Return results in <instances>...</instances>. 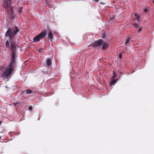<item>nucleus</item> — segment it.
<instances>
[{
  "label": "nucleus",
  "mask_w": 154,
  "mask_h": 154,
  "mask_svg": "<svg viewBox=\"0 0 154 154\" xmlns=\"http://www.w3.org/2000/svg\"><path fill=\"white\" fill-rule=\"evenodd\" d=\"M131 38L130 37H127L125 40V45H126L129 42Z\"/></svg>",
  "instance_id": "9d476101"
},
{
  "label": "nucleus",
  "mask_w": 154,
  "mask_h": 154,
  "mask_svg": "<svg viewBox=\"0 0 154 154\" xmlns=\"http://www.w3.org/2000/svg\"><path fill=\"white\" fill-rule=\"evenodd\" d=\"M17 103H14V106H16L17 105Z\"/></svg>",
  "instance_id": "4be33fe9"
},
{
  "label": "nucleus",
  "mask_w": 154,
  "mask_h": 154,
  "mask_svg": "<svg viewBox=\"0 0 154 154\" xmlns=\"http://www.w3.org/2000/svg\"><path fill=\"white\" fill-rule=\"evenodd\" d=\"M95 1V2H97L98 1L97 0V1Z\"/></svg>",
  "instance_id": "bb28decb"
},
{
  "label": "nucleus",
  "mask_w": 154,
  "mask_h": 154,
  "mask_svg": "<svg viewBox=\"0 0 154 154\" xmlns=\"http://www.w3.org/2000/svg\"><path fill=\"white\" fill-rule=\"evenodd\" d=\"M5 46L7 48H9L10 46H9V42L8 41H7L5 43Z\"/></svg>",
  "instance_id": "ddd939ff"
},
{
  "label": "nucleus",
  "mask_w": 154,
  "mask_h": 154,
  "mask_svg": "<svg viewBox=\"0 0 154 154\" xmlns=\"http://www.w3.org/2000/svg\"><path fill=\"white\" fill-rule=\"evenodd\" d=\"M19 31L18 28L15 26L14 27H12L8 29L5 34V36L8 37L10 40L13 39L15 38V35Z\"/></svg>",
  "instance_id": "f03ea898"
},
{
  "label": "nucleus",
  "mask_w": 154,
  "mask_h": 154,
  "mask_svg": "<svg viewBox=\"0 0 154 154\" xmlns=\"http://www.w3.org/2000/svg\"><path fill=\"white\" fill-rule=\"evenodd\" d=\"M117 74L115 71H113V75L111 77V79H113L117 77Z\"/></svg>",
  "instance_id": "9b49d317"
},
{
  "label": "nucleus",
  "mask_w": 154,
  "mask_h": 154,
  "mask_svg": "<svg viewBox=\"0 0 154 154\" xmlns=\"http://www.w3.org/2000/svg\"><path fill=\"white\" fill-rule=\"evenodd\" d=\"M1 123L2 122L1 121H0V125L1 124Z\"/></svg>",
  "instance_id": "cd10ccee"
},
{
  "label": "nucleus",
  "mask_w": 154,
  "mask_h": 154,
  "mask_svg": "<svg viewBox=\"0 0 154 154\" xmlns=\"http://www.w3.org/2000/svg\"><path fill=\"white\" fill-rule=\"evenodd\" d=\"M115 2V1H114L113 2V3H114Z\"/></svg>",
  "instance_id": "7c9ffc66"
},
{
  "label": "nucleus",
  "mask_w": 154,
  "mask_h": 154,
  "mask_svg": "<svg viewBox=\"0 0 154 154\" xmlns=\"http://www.w3.org/2000/svg\"><path fill=\"white\" fill-rule=\"evenodd\" d=\"M51 60L50 59H48L46 61L47 66L48 67L50 66L51 65Z\"/></svg>",
  "instance_id": "1a4fd4ad"
},
{
  "label": "nucleus",
  "mask_w": 154,
  "mask_h": 154,
  "mask_svg": "<svg viewBox=\"0 0 154 154\" xmlns=\"http://www.w3.org/2000/svg\"><path fill=\"white\" fill-rule=\"evenodd\" d=\"M32 93V91L28 89L27 90L26 93L28 94H31Z\"/></svg>",
  "instance_id": "4468645a"
},
{
  "label": "nucleus",
  "mask_w": 154,
  "mask_h": 154,
  "mask_svg": "<svg viewBox=\"0 0 154 154\" xmlns=\"http://www.w3.org/2000/svg\"><path fill=\"white\" fill-rule=\"evenodd\" d=\"M102 45V48L103 49H106L108 46V45L106 42L104 43L103 41Z\"/></svg>",
  "instance_id": "6e6552de"
},
{
  "label": "nucleus",
  "mask_w": 154,
  "mask_h": 154,
  "mask_svg": "<svg viewBox=\"0 0 154 154\" xmlns=\"http://www.w3.org/2000/svg\"><path fill=\"white\" fill-rule=\"evenodd\" d=\"M153 4H154V1H153Z\"/></svg>",
  "instance_id": "c85d7f7f"
},
{
  "label": "nucleus",
  "mask_w": 154,
  "mask_h": 154,
  "mask_svg": "<svg viewBox=\"0 0 154 154\" xmlns=\"http://www.w3.org/2000/svg\"><path fill=\"white\" fill-rule=\"evenodd\" d=\"M42 49H40L38 51H39L40 52H41V51H42Z\"/></svg>",
  "instance_id": "5701e85b"
},
{
  "label": "nucleus",
  "mask_w": 154,
  "mask_h": 154,
  "mask_svg": "<svg viewBox=\"0 0 154 154\" xmlns=\"http://www.w3.org/2000/svg\"><path fill=\"white\" fill-rule=\"evenodd\" d=\"M48 39H50L51 41H52L53 38V35L52 31L50 30L48 33Z\"/></svg>",
  "instance_id": "0eeeda50"
},
{
  "label": "nucleus",
  "mask_w": 154,
  "mask_h": 154,
  "mask_svg": "<svg viewBox=\"0 0 154 154\" xmlns=\"http://www.w3.org/2000/svg\"><path fill=\"white\" fill-rule=\"evenodd\" d=\"M135 16L136 17H137V20L138 21H139V18H140V16H139L138 15H137V14H135Z\"/></svg>",
  "instance_id": "6ab92c4d"
},
{
  "label": "nucleus",
  "mask_w": 154,
  "mask_h": 154,
  "mask_svg": "<svg viewBox=\"0 0 154 154\" xmlns=\"http://www.w3.org/2000/svg\"><path fill=\"white\" fill-rule=\"evenodd\" d=\"M11 1H4L3 5L5 10H11L12 14L11 16L10 17V19L13 20L15 18V16L13 13V9L14 8V7H12L11 5Z\"/></svg>",
  "instance_id": "7ed1b4c3"
},
{
  "label": "nucleus",
  "mask_w": 154,
  "mask_h": 154,
  "mask_svg": "<svg viewBox=\"0 0 154 154\" xmlns=\"http://www.w3.org/2000/svg\"><path fill=\"white\" fill-rule=\"evenodd\" d=\"M32 108H33L32 106H30L28 107V109L30 111H32Z\"/></svg>",
  "instance_id": "aec40b11"
},
{
  "label": "nucleus",
  "mask_w": 154,
  "mask_h": 154,
  "mask_svg": "<svg viewBox=\"0 0 154 154\" xmlns=\"http://www.w3.org/2000/svg\"><path fill=\"white\" fill-rule=\"evenodd\" d=\"M11 44L10 50L12 52L11 61L10 64L6 68L5 72L2 74V76L4 78H7L9 77L15 66L16 51L17 45L16 42L14 41L12 42Z\"/></svg>",
  "instance_id": "f257e3e1"
},
{
  "label": "nucleus",
  "mask_w": 154,
  "mask_h": 154,
  "mask_svg": "<svg viewBox=\"0 0 154 154\" xmlns=\"http://www.w3.org/2000/svg\"><path fill=\"white\" fill-rule=\"evenodd\" d=\"M110 21L112 22L114 20V17L112 16L110 17Z\"/></svg>",
  "instance_id": "2eb2a0df"
},
{
  "label": "nucleus",
  "mask_w": 154,
  "mask_h": 154,
  "mask_svg": "<svg viewBox=\"0 0 154 154\" xmlns=\"http://www.w3.org/2000/svg\"><path fill=\"white\" fill-rule=\"evenodd\" d=\"M103 43V41L102 39H100L98 41H96L94 42H92L91 45L93 47L95 48H99L100 46L102 45Z\"/></svg>",
  "instance_id": "39448f33"
},
{
  "label": "nucleus",
  "mask_w": 154,
  "mask_h": 154,
  "mask_svg": "<svg viewBox=\"0 0 154 154\" xmlns=\"http://www.w3.org/2000/svg\"><path fill=\"white\" fill-rule=\"evenodd\" d=\"M132 25L135 28H138L139 29L137 31V32H139L142 29V27H140V25L138 24L137 23H132Z\"/></svg>",
  "instance_id": "423d86ee"
},
{
  "label": "nucleus",
  "mask_w": 154,
  "mask_h": 154,
  "mask_svg": "<svg viewBox=\"0 0 154 154\" xmlns=\"http://www.w3.org/2000/svg\"><path fill=\"white\" fill-rule=\"evenodd\" d=\"M47 35V31L45 29L38 35L34 37L33 38V42H39L41 39L44 38Z\"/></svg>",
  "instance_id": "20e7f679"
},
{
  "label": "nucleus",
  "mask_w": 154,
  "mask_h": 154,
  "mask_svg": "<svg viewBox=\"0 0 154 154\" xmlns=\"http://www.w3.org/2000/svg\"><path fill=\"white\" fill-rule=\"evenodd\" d=\"M117 82V79H114L112 81H111L110 83V85H114L115 83H116Z\"/></svg>",
  "instance_id": "f8f14e48"
},
{
  "label": "nucleus",
  "mask_w": 154,
  "mask_h": 154,
  "mask_svg": "<svg viewBox=\"0 0 154 154\" xmlns=\"http://www.w3.org/2000/svg\"><path fill=\"white\" fill-rule=\"evenodd\" d=\"M0 140H2V137H0Z\"/></svg>",
  "instance_id": "393cba45"
},
{
  "label": "nucleus",
  "mask_w": 154,
  "mask_h": 154,
  "mask_svg": "<svg viewBox=\"0 0 154 154\" xmlns=\"http://www.w3.org/2000/svg\"><path fill=\"white\" fill-rule=\"evenodd\" d=\"M119 57L120 59H121L122 58V55L121 54H120L119 55Z\"/></svg>",
  "instance_id": "412c9836"
},
{
  "label": "nucleus",
  "mask_w": 154,
  "mask_h": 154,
  "mask_svg": "<svg viewBox=\"0 0 154 154\" xmlns=\"http://www.w3.org/2000/svg\"><path fill=\"white\" fill-rule=\"evenodd\" d=\"M22 8H23L21 7V8H18V13L19 14H20V13H21L22 12Z\"/></svg>",
  "instance_id": "f3484780"
},
{
  "label": "nucleus",
  "mask_w": 154,
  "mask_h": 154,
  "mask_svg": "<svg viewBox=\"0 0 154 154\" xmlns=\"http://www.w3.org/2000/svg\"><path fill=\"white\" fill-rule=\"evenodd\" d=\"M102 38H105L106 37V34L105 32H103L102 34Z\"/></svg>",
  "instance_id": "a211bd4d"
},
{
  "label": "nucleus",
  "mask_w": 154,
  "mask_h": 154,
  "mask_svg": "<svg viewBox=\"0 0 154 154\" xmlns=\"http://www.w3.org/2000/svg\"><path fill=\"white\" fill-rule=\"evenodd\" d=\"M144 12L146 13H148L149 12L148 8H145L143 9Z\"/></svg>",
  "instance_id": "dca6fc26"
},
{
  "label": "nucleus",
  "mask_w": 154,
  "mask_h": 154,
  "mask_svg": "<svg viewBox=\"0 0 154 154\" xmlns=\"http://www.w3.org/2000/svg\"><path fill=\"white\" fill-rule=\"evenodd\" d=\"M100 4H103V5H104V4H105V3H103V2H101V3H100Z\"/></svg>",
  "instance_id": "b1692460"
},
{
  "label": "nucleus",
  "mask_w": 154,
  "mask_h": 154,
  "mask_svg": "<svg viewBox=\"0 0 154 154\" xmlns=\"http://www.w3.org/2000/svg\"><path fill=\"white\" fill-rule=\"evenodd\" d=\"M17 104H20L21 103H19V102H17Z\"/></svg>",
  "instance_id": "a878e982"
},
{
  "label": "nucleus",
  "mask_w": 154,
  "mask_h": 154,
  "mask_svg": "<svg viewBox=\"0 0 154 154\" xmlns=\"http://www.w3.org/2000/svg\"><path fill=\"white\" fill-rule=\"evenodd\" d=\"M48 1L46 0L45 1V2H47Z\"/></svg>",
  "instance_id": "c756f323"
}]
</instances>
